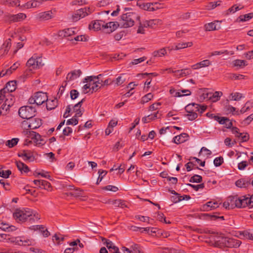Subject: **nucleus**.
<instances>
[{
    "label": "nucleus",
    "instance_id": "nucleus-32",
    "mask_svg": "<svg viewBox=\"0 0 253 253\" xmlns=\"http://www.w3.org/2000/svg\"><path fill=\"white\" fill-rule=\"evenodd\" d=\"M235 184L238 187L246 188L250 184V182L249 181L245 179L242 178L238 180L236 182Z\"/></svg>",
    "mask_w": 253,
    "mask_h": 253
},
{
    "label": "nucleus",
    "instance_id": "nucleus-5",
    "mask_svg": "<svg viewBox=\"0 0 253 253\" xmlns=\"http://www.w3.org/2000/svg\"><path fill=\"white\" fill-rule=\"evenodd\" d=\"M226 237L221 234L211 235L209 237V243L211 246L222 248L225 247Z\"/></svg>",
    "mask_w": 253,
    "mask_h": 253
},
{
    "label": "nucleus",
    "instance_id": "nucleus-44",
    "mask_svg": "<svg viewBox=\"0 0 253 253\" xmlns=\"http://www.w3.org/2000/svg\"><path fill=\"white\" fill-rule=\"evenodd\" d=\"M240 235L241 239H249L253 241V234L250 233L247 231L240 233Z\"/></svg>",
    "mask_w": 253,
    "mask_h": 253
},
{
    "label": "nucleus",
    "instance_id": "nucleus-40",
    "mask_svg": "<svg viewBox=\"0 0 253 253\" xmlns=\"http://www.w3.org/2000/svg\"><path fill=\"white\" fill-rule=\"evenodd\" d=\"M245 203L246 207H248L249 209L253 208V195L250 197L245 196Z\"/></svg>",
    "mask_w": 253,
    "mask_h": 253
},
{
    "label": "nucleus",
    "instance_id": "nucleus-37",
    "mask_svg": "<svg viewBox=\"0 0 253 253\" xmlns=\"http://www.w3.org/2000/svg\"><path fill=\"white\" fill-rule=\"evenodd\" d=\"M192 45V42L178 43L175 45L174 50H179L187 47H191Z\"/></svg>",
    "mask_w": 253,
    "mask_h": 253
},
{
    "label": "nucleus",
    "instance_id": "nucleus-13",
    "mask_svg": "<svg viewBox=\"0 0 253 253\" xmlns=\"http://www.w3.org/2000/svg\"><path fill=\"white\" fill-rule=\"evenodd\" d=\"M241 244V241L233 238L226 237V246L227 248H238Z\"/></svg>",
    "mask_w": 253,
    "mask_h": 253
},
{
    "label": "nucleus",
    "instance_id": "nucleus-27",
    "mask_svg": "<svg viewBox=\"0 0 253 253\" xmlns=\"http://www.w3.org/2000/svg\"><path fill=\"white\" fill-rule=\"evenodd\" d=\"M102 241L104 242V244L106 245L110 252H112L115 250L118 251V248L115 246L112 241L104 238L102 239Z\"/></svg>",
    "mask_w": 253,
    "mask_h": 253
},
{
    "label": "nucleus",
    "instance_id": "nucleus-2",
    "mask_svg": "<svg viewBox=\"0 0 253 253\" xmlns=\"http://www.w3.org/2000/svg\"><path fill=\"white\" fill-rule=\"evenodd\" d=\"M245 196L239 197L238 195L230 196L223 204L225 209H234L235 208H245Z\"/></svg>",
    "mask_w": 253,
    "mask_h": 253
},
{
    "label": "nucleus",
    "instance_id": "nucleus-30",
    "mask_svg": "<svg viewBox=\"0 0 253 253\" xmlns=\"http://www.w3.org/2000/svg\"><path fill=\"white\" fill-rule=\"evenodd\" d=\"M220 124L224 125L225 127L227 128H231L232 126V122L226 117H221L219 122Z\"/></svg>",
    "mask_w": 253,
    "mask_h": 253
},
{
    "label": "nucleus",
    "instance_id": "nucleus-59",
    "mask_svg": "<svg viewBox=\"0 0 253 253\" xmlns=\"http://www.w3.org/2000/svg\"><path fill=\"white\" fill-rule=\"evenodd\" d=\"M220 3H221V1H220V0H218L216 1L211 2L209 4V5L208 6V9H213L215 7H216L217 6L219 5L220 4Z\"/></svg>",
    "mask_w": 253,
    "mask_h": 253
},
{
    "label": "nucleus",
    "instance_id": "nucleus-42",
    "mask_svg": "<svg viewBox=\"0 0 253 253\" xmlns=\"http://www.w3.org/2000/svg\"><path fill=\"white\" fill-rule=\"evenodd\" d=\"M253 107V102L248 101L240 110L241 113H244Z\"/></svg>",
    "mask_w": 253,
    "mask_h": 253
},
{
    "label": "nucleus",
    "instance_id": "nucleus-38",
    "mask_svg": "<svg viewBox=\"0 0 253 253\" xmlns=\"http://www.w3.org/2000/svg\"><path fill=\"white\" fill-rule=\"evenodd\" d=\"M167 54L166 48H163L158 50H155L153 52V55L156 57H162Z\"/></svg>",
    "mask_w": 253,
    "mask_h": 253
},
{
    "label": "nucleus",
    "instance_id": "nucleus-60",
    "mask_svg": "<svg viewBox=\"0 0 253 253\" xmlns=\"http://www.w3.org/2000/svg\"><path fill=\"white\" fill-rule=\"evenodd\" d=\"M188 186L192 187L193 189H194L196 191H198L199 189H203L204 188V184L201 183L198 185H193L192 184H187Z\"/></svg>",
    "mask_w": 253,
    "mask_h": 253
},
{
    "label": "nucleus",
    "instance_id": "nucleus-56",
    "mask_svg": "<svg viewBox=\"0 0 253 253\" xmlns=\"http://www.w3.org/2000/svg\"><path fill=\"white\" fill-rule=\"evenodd\" d=\"M41 186L42 189H46L48 190V188H50L51 184L49 182H48L47 181H45L44 180H41Z\"/></svg>",
    "mask_w": 253,
    "mask_h": 253
},
{
    "label": "nucleus",
    "instance_id": "nucleus-17",
    "mask_svg": "<svg viewBox=\"0 0 253 253\" xmlns=\"http://www.w3.org/2000/svg\"><path fill=\"white\" fill-rule=\"evenodd\" d=\"M222 95L221 91H215L214 93H208L206 94V97L211 100L212 102H216L219 100Z\"/></svg>",
    "mask_w": 253,
    "mask_h": 253
},
{
    "label": "nucleus",
    "instance_id": "nucleus-34",
    "mask_svg": "<svg viewBox=\"0 0 253 253\" xmlns=\"http://www.w3.org/2000/svg\"><path fill=\"white\" fill-rule=\"evenodd\" d=\"M46 104L47 109L51 110L55 109L57 106V100L56 99L52 100L47 99Z\"/></svg>",
    "mask_w": 253,
    "mask_h": 253
},
{
    "label": "nucleus",
    "instance_id": "nucleus-1",
    "mask_svg": "<svg viewBox=\"0 0 253 253\" xmlns=\"http://www.w3.org/2000/svg\"><path fill=\"white\" fill-rule=\"evenodd\" d=\"M140 16L134 12H127L123 14L120 20V25L121 28H127L132 27L135 20L140 21Z\"/></svg>",
    "mask_w": 253,
    "mask_h": 253
},
{
    "label": "nucleus",
    "instance_id": "nucleus-18",
    "mask_svg": "<svg viewBox=\"0 0 253 253\" xmlns=\"http://www.w3.org/2000/svg\"><path fill=\"white\" fill-rule=\"evenodd\" d=\"M75 28H68L59 32V36L62 37L68 38L75 34Z\"/></svg>",
    "mask_w": 253,
    "mask_h": 253
},
{
    "label": "nucleus",
    "instance_id": "nucleus-25",
    "mask_svg": "<svg viewBox=\"0 0 253 253\" xmlns=\"http://www.w3.org/2000/svg\"><path fill=\"white\" fill-rule=\"evenodd\" d=\"M126 80V76L125 74H122L120 75L116 79L113 80V84L115 86H120L124 84Z\"/></svg>",
    "mask_w": 253,
    "mask_h": 253
},
{
    "label": "nucleus",
    "instance_id": "nucleus-14",
    "mask_svg": "<svg viewBox=\"0 0 253 253\" xmlns=\"http://www.w3.org/2000/svg\"><path fill=\"white\" fill-rule=\"evenodd\" d=\"M219 207V204L217 202L210 201L206 204L203 205L201 208L202 210L204 211H209L214 210Z\"/></svg>",
    "mask_w": 253,
    "mask_h": 253
},
{
    "label": "nucleus",
    "instance_id": "nucleus-6",
    "mask_svg": "<svg viewBox=\"0 0 253 253\" xmlns=\"http://www.w3.org/2000/svg\"><path fill=\"white\" fill-rule=\"evenodd\" d=\"M48 99V97L46 93L43 92H38L31 96L28 100V102L30 104H36L39 106L43 104Z\"/></svg>",
    "mask_w": 253,
    "mask_h": 253
},
{
    "label": "nucleus",
    "instance_id": "nucleus-46",
    "mask_svg": "<svg viewBox=\"0 0 253 253\" xmlns=\"http://www.w3.org/2000/svg\"><path fill=\"white\" fill-rule=\"evenodd\" d=\"M19 139L17 138H14L11 140H8L6 142V145L9 148H12L15 146L18 143Z\"/></svg>",
    "mask_w": 253,
    "mask_h": 253
},
{
    "label": "nucleus",
    "instance_id": "nucleus-15",
    "mask_svg": "<svg viewBox=\"0 0 253 253\" xmlns=\"http://www.w3.org/2000/svg\"><path fill=\"white\" fill-rule=\"evenodd\" d=\"M29 120V125L31 129H34L39 128L42 124V120L38 118H34L33 117Z\"/></svg>",
    "mask_w": 253,
    "mask_h": 253
},
{
    "label": "nucleus",
    "instance_id": "nucleus-57",
    "mask_svg": "<svg viewBox=\"0 0 253 253\" xmlns=\"http://www.w3.org/2000/svg\"><path fill=\"white\" fill-rule=\"evenodd\" d=\"M78 123L77 117L74 116L72 119L67 120V125H76Z\"/></svg>",
    "mask_w": 253,
    "mask_h": 253
},
{
    "label": "nucleus",
    "instance_id": "nucleus-36",
    "mask_svg": "<svg viewBox=\"0 0 253 253\" xmlns=\"http://www.w3.org/2000/svg\"><path fill=\"white\" fill-rule=\"evenodd\" d=\"M94 84L91 86L92 91H96L102 86H103L102 81L100 80V78L96 79V81L93 82Z\"/></svg>",
    "mask_w": 253,
    "mask_h": 253
},
{
    "label": "nucleus",
    "instance_id": "nucleus-26",
    "mask_svg": "<svg viewBox=\"0 0 253 253\" xmlns=\"http://www.w3.org/2000/svg\"><path fill=\"white\" fill-rule=\"evenodd\" d=\"M84 99H82L81 101L75 104L73 107V111L76 113L75 115V117H79L82 115V111L80 109L81 106L82 105Z\"/></svg>",
    "mask_w": 253,
    "mask_h": 253
},
{
    "label": "nucleus",
    "instance_id": "nucleus-39",
    "mask_svg": "<svg viewBox=\"0 0 253 253\" xmlns=\"http://www.w3.org/2000/svg\"><path fill=\"white\" fill-rule=\"evenodd\" d=\"M204 28L205 30L206 31H211L213 30H216L219 28H216L215 22L206 24L204 26Z\"/></svg>",
    "mask_w": 253,
    "mask_h": 253
},
{
    "label": "nucleus",
    "instance_id": "nucleus-45",
    "mask_svg": "<svg viewBox=\"0 0 253 253\" xmlns=\"http://www.w3.org/2000/svg\"><path fill=\"white\" fill-rule=\"evenodd\" d=\"M82 191L79 189H73L72 191L69 193L68 195L75 197H79L82 196Z\"/></svg>",
    "mask_w": 253,
    "mask_h": 253
},
{
    "label": "nucleus",
    "instance_id": "nucleus-31",
    "mask_svg": "<svg viewBox=\"0 0 253 253\" xmlns=\"http://www.w3.org/2000/svg\"><path fill=\"white\" fill-rule=\"evenodd\" d=\"M90 12L89 8L84 7L77 10L76 11V15H79V18H82L87 15Z\"/></svg>",
    "mask_w": 253,
    "mask_h": 253
},
{
    "label": "nucleus",
    "instance_id": "nucleus-33",
    "mask_svg": "<svg viewBox=\"0 0 253 253\" xmlns=\"http://www.w3.org/2000/svg\"><path fill=\"white\" fill-rule=\"evenodd\" d=\"M16 166L18 168V169L21 172H27L29 171V169L28 167L25 165L24 163H23L22 162L19 161L16 162Z\"/></svg>",
    "mask_w": 253,
    "mask_h": 253
},
{
    "label": "nucleus",
    "instance_id": "nucleus-51",
    "mask_svg": "<svg viewBox=\"0 0 253 253\" xmlns=\"http://www.w3.org/2000/svg\"><path fill=\"white\" fill-rule=\"evenodd\" d=\"M182 197L179 196L178 194H176L174 196H172L170 197V200L174 203H177L184 199L183 198H182Z\"/></svg>",
    "mask_w": 253,
    "mask_h": 253
},
{
    "label": "nucleus",
    "instance_id": "nucleus-23",
    "mask_svg": "<svg viewBox=\"0 0 253 253\" xmlns=\"http://www.w3.org/2000/svg\"><path fill=\"white\" fill-rule=\"evenodd\" d=\"M188 135L186 133H183L175 136L173 139V142L176 144H180L185 142L186 140Z\"/></svg>",
    "mask_w": 253,
    "mask_h": 253
},
{
    "label": "nucleus",
    "instance_id": "nucleus-12",
    "mask_svg": "<svg viewBox=\"0 0 253 253\" xmlns=\"http://www.w3.org/2000/svg\"><path fill=\"white\" fill-rule=\"evenodd\" d=\"M18 156L25 161L33 162L35 160L33 153L30 150H23L18 153Z\"/></svg>",
    "mask_w": 253,
    "mask_h": 253
},
{
    "label": "nucleus",
    "instance_id": "nucleus-58",
    "mask_svg": "<svg viewBox=\"0 0 253 253\" xmlns=\"http://www.w3.org/2000/svg\"><path fill=\"white\" fill-rule=\"evenodd\" d=\"M102 189L105 190L110 191L113 192H116L119 190L117 187L111 185L105 186Z\"/></svg>",
    "mask_w": 253,
    "mask_h": 253
},
{
    "label": "nucleus",
    "instance_id": "nucleus-21",
    "mask_svg": "<svg viewBox=\"0 0 253 253\" xmlns=\"http://www.w3.org/2000/svg\"><path fill=\"white\" fill-rule=\"evenodd\" d=\"M102 76L101 74H99L97 76H89L85 78L83 82L84 83H87V84H89V87H90V90H91V86L93 85V82L96 81V79Z\"/></svg>",
    "mask_w": 253,
    "mask_h": 253
},
{
    "label": "nucleus",
    "instance_id": "nucleus-11",
    "mask_svg": "<svg viewBox=\"0 0 253 253\" xmlns=\"http://www.w3.org/2000/svg\"><path fill=\"white\" fill-rule=\"evenodd\" d=\"M28 137L31 139L32 141L36 144V145H42L44 144V140L41 138V136L35 131H29L27 133Z\"/></svg>",
    "mask_w": 253,
    "mask_h": 253
},
{
    "label": "nucleus",
    "instance_id": "nucleus-35",
    "mask_svg": "<svg viewBox=\"0 0 253 253\" xmlns=\"http://www.w3.org/2000/svg\"><path fill=\"white\" fill-rule=\"evenodd\" d=\"M0 2L3 4L11 6H20V1L18 0H0Z\"/></svg>",
    "mask_w": 253,
    "mask_h": 253
},
{
    "label": "nucleus",
    "instance_id": "nucleus-52",
    "mask_svg": "<svg viewBox=\"0 0 253 253\" xmlns=\"http://www.w3.org/2000/svg\"><path fill=\"white\" fill-rule=\"evenodd\" d=\"M153 97V95L151 93H149L144 96L141 99V103L142 104H144L145 103L148 102L149 100H151V99Z\"/></svg>",
    "mask_w": 253,
    "mask_h": 253
},
{
    "label": "nucleus",
    "instance_id": "nucleus-64",
    "mask_svg": "<svg viewBox=\"0 0 253 253\" xmlns=\"http://www.w3.org/2000/svg\"><path fill=\"white\" fill-rule=\"evenodd\" d=\"M248 163L247 161H242L238 165V168L239 170H244L248 166Z\"/></svg>",
    "mask_w": 253,
    "mask_h": 253
},
{
    "label": "nucleus",
    "instance_id": "nucleus-24",
    "mask_svg": "<svg viewBox=\"0 0 253 253\" xmlns=\"http://www.w3.org/2000/svg\"><path fill=\"white\" fill-rule=\"evenodd\" d=\"M53 16V13L51 11H47L42 12L39 14V17L42 20H47L52 18Z\"/></svg>",
    "mask_w": 253,
    "mask_h": 253
},
{
    "label": "nucleus",
    "instance_id": "nucleus-4",
    "mask_svg": "<svg viewBox=\"0 0 253 253\" xmlns=\"http://www.w3.org/2000/svg\"><path fill=\"white\" fill-rule=\"evenodd\" d=\"M34 214L33 211L28 208L16 209L13 213L14 219L17 222L23 223L25 222L28 217Z\"/></svg>",
    "mask_w": 253,
    "mask_h": 253
},
{
    "label": "nucleus",
    "instance_id": "nucleus-29",
    "mask_svg": "<svg viewBox=\"0 0 253 253\" xmlns=\"http://www.w3.org/2000/svg\"><path fill=\"white\" fill-rule=\"evenodd\" d=\"M118 26H120V22L119 23L117 22H110L106 23V29L110 28V30L107 32L108 33H111L115 31Z\"/></svg>",
    "mask_w": 253,
    "mask_h": 253
},
{
    "label": "nucleus",
    "instance_id": "nucleus-61",
    "mask_svg": "<svg viewBox=\"0 0 253 253\" xmlns=\"http://www.w3.org/2000/svg\"><path fill=\"white\" fill-rule=\"evenodd\" d=\"M11 173V171L10 170L0 171V176L3 178H7L9 177Z\"/></svg>",
    "mask_w": 253,
    "mask_h": 253
},
{
    "label": "nucleus",
    "instance_id": "nucleus-20",
    "mask_svg": "<svg viewBox=\"0 0 253 253\" xmlns=\"http://www.w3.org/2000/svg\"><path fill=\"white\" fill-rule=\"evenodd\" d=\"M81 74L82 71L80 70H74L68 74L66 80L68 81L74 80L79 78Z\"/></svg>",
    "mask_w": 253,
    "mask_h": 253
},
{
    "label": "nucleus",
    "instance_id": "nucleus-53",
    "mask_svg": "<svg viewBox=\"0 0 253 253\" xmlns=\"http://www.w3.org/2000/svg\"><path fill=\"white\" fill-rule=\"evenodd\" d=\"M107 172L106 170H99V176L96 182L97 184H98L101 181L103 177L107 174Z\"/></svg>",
    "mask_w": 253,
    "mask_h": 253
},
{
    "label": "nucleus",
    "instance_id": "nucleus-43",
    "mask_svg": "<svg viewBox=\"0 0 253 253\" xmlns=\"http://www.w3.org/2000/svg\"><path fill=\"white\" fill-rule=\"evenodd\" d=\"M253 17V13H250L245 15H241L239 17V21H247Z\"/></svg>",
    "mask_w": 253,
    "mask_h": 253
},
{
    "label": "nucleus",
    "instance_id": "nucleus-41",
    "mask_svg": "<svg viewBox=\"0 0 253 253\" xmlns=\"http://www.w3.org/2000/svg\"><path fill=\"white\" fill-rule=\"evenodd\" d=\"M243 97L242 94L239 92L232 93L230 94L229 99L231 100L239 101Z\"/></svg>",
    "mask_w": 253,
    "mask_h": 253
},
{
    "label": "nucleus",
    "instance_id": "nucleus-47",
    "mask_svg": "<svg viewBox=\"0 0 253 253\" xmlns=\"http://www.w3.org/2000/svg\"><path fill=\"white\" fill-rule=\"evenodd\" d=\"M161 114L159 112V111H157L155 112L154 114L148 115V120L149 121H153L156 119H158L161 118Z\"/></svg>",
    "mask_w": 253,
    "mask_h": 253
},
{
    "label": "nucleus",
    "instance_id": "nucleus-55",
    "mask_svg": "<svg viewBox=\"0 0 253 253\" xmlns=\"http://www.w3.org/2000/svg\"><path fill=\"white\" fill-rule=\"evenodd\" d=\"M223 163V159L222 157H217L214 159L213 164L215 167H219Z\"/></svg>",
    "mask_w": 253,
    "mask_h": 253
},
{
    "label": "nucleus",
    "instance_id": "nucleus-62",
    "mask_svg": "<svg viewBox=\"0 0 253 253\" xmlns=\"http://www.w3.org/2000/svg\"><path fill=\"white\" fill-rule=\"evenodd\" d=\"M206 115L208 118H209L210 119H214V120L217 121L218 122H219V121L221 117H219L218 116L215 115L213 114H211L210 113H207L206 114Z\"/></svg>",
    "mask_w": 253,
    "mask_h": 253
},
{
    "label": "nucleus",
    "instance_id": "nucleus-22",
    "mask_svg": "<svg viewBox=\"0 0 253 253\" xmlns=\"http://www.w3.org/2000/svg\"><path fill=\"white\" fill-rule=\"evenodd\" d=\"M172 72L175 74L176 76L181 78L190 75L191 73V71L189 69H184L172 71Z\"/></svg>",
    "mask_w": 253,
    "mask_h": 253
},
{
    "label": "nucleus",
    "instance_id": "nucleus-8",
    "mask_svg": "<svg viewBox=\"0 0 253 253\" xmlns=\"http://www.w3.org/2000/svg\"><path fill=\"white\" fill-rule=\"evenodd\" d=\"M42 63V59L40 57L33 56L27 61L26 65L31 68V70L39 68L43 65Z\"/></svg>",
    "mask_w": 253,
    "mask_h": 253
},
{
    "label": "nucleus",
    "instance_id": "nucleus-54",
    "mask_svg": "<svg viewBox=\"0 0 253 253\" xmlns=\"http://www.w3.org/2000/svg\"><path fill=\"white\" fill-rule=\"evenodd\" d=\"M192 104L194 105L193 106L195 108V109H198L197 112H200L201 114H202L204 112H205L207 109V107L205 106H201L195 103H193Z\"/></svg>",
    "mask_w": 253,
    "mask_h": 253
},
{
    "label": "nucleus",
    "instance_id": "nucleus-3",
    "mask_svg": "<svg viewBox=\"0 0 253 253\" xmlns=\"http://www.w3.org/2000/svg\"><path fill=\"white\" fill-rule=\"evenodd\" d=\"M2 95L4 96H0V104L3 102L4 100V101L0 108V114L5 115L7 114L9 108L13 105L14 98L10 93H2Z\"/></svg>",
    "mask_w": 253,
    "mask_h": 253
},
{
    "label": "nucleus",
    "instance_id": "nucleus-63",
    "mask_svg": "<svg viewBox=\"0 0 253 253\" xmlns=\"http://www.w3.org/2000/svg\"><path fill=\"white\" fill-rule=\"evenodd\" d=\"M29 125V119H26V120L23 121L21 124L22 127L24 129H27V130L28 129H31L30 125Z\"/></svg>",
    "mask_w": 253,
    "mask_h": 253
},
{
    "label": "nucleus",
    "instance_id": "nucleus-50",
    "mask_svg": "<svg viewBox=\"0 0 253 253\" xmlns=\"http://www.w3.org/2000/svg\"><path fill=\"white\" fill-rule=\"evenodd\" d=\"M11 39H8L6 40L2 45V48L4 50V52H8L11 46Z\"/></svg>",
    "mask_w": 253,
    "mask_h": 253
},
{
    "label": "nucleus",
    "instance_id": "nucleus-49",
    "mask_svg": "<svg viewBox=\"0 0 253 253\" xmlns=\"http://www.w3.org/2000/svg\"><path fill=\"white\" fill-rule=\"evenodd\" d=\"M202 181V177L199 175L195 174L192 176L189 181L190 182L200 183Z\"/></svg>",
    "mask_w": 253,
    "mask_h": 253
},
{
    "label": "nucleus",
    "instance_id": "nucleus-48",
    "mask_svg": "<svg viewBox=\"0 0 253 253\" xmlns=\"http://www.w3.org/2000/svg\"><path fill=\"white\" fill-rule=\"evenodd\" d=\"M247 65V64L246 63V61L244 60L237 59L234 61V65L235 66L243 67Z\"/></svg>",
    "mask_w": 253,
    "mask_h": 253
},
{
    "label": "nucleus",
    "instance_id": "nucleus-7",
    "mask_svg": "<svg viewBox=\"0 0 253 253\" xmlns=\"http://www.w3.org/2000/svg\"><path fill=\"white\" fill-rule=\"evenodd\" d=\"M20 117L24 119H30L35 115L36 109L30 106L21 107L18 111Z\"/></svg>",
    "mask_w": 253,
    "mask_h": 253
},
{
    "label": "nucleus",
    "instance_id": "nucleus-9",
    "mask_svg": "<svg viewBox=\"0 0 253 253\" xmlns=\"http://www.w3.org/2000/svg\"><path fill=\"white\" fill-rule=\"evenodd\" d=\"M26 17V15L22 13L17 14H8L5 16V21L9 23L18 22L23 21Z\"/></svg>",
    "mask_w": 253,
    "mask_h": 253
},
{
    "label": "nucleus",
    "instance_id": "nucleus-10",
    "mask_svg": "<svg viewBox=\"0 0 253 253\" xmlns=\"http://www.w3.org/2000/svg\"><path fill=\"white\" fill-rule=\"evenodd\" d=\"M193 106L192 104H189L185 107V110L188 113L186 116L190 121H193L198 117L196 112H197L198 109H195Z\"/></svg>",
    "mask_w": 253,
    "mask_h": 253
},
{
    "label": "nucleus",
    "instance_id": "nucleus-19",
    "mask_svg": "<svg viewBox=\"0 0 253 253\" xmlns=\"http://www.w3.org/2000/svg\"><path fill=\"white\" fill-rule=\"evenodd\" d=\"M158 3H143L142 5H140V7L145 10L149 11H154L159 9L158 7H155L156 5H157Z\"/></svg>",
    "mask_w": 253,
    "mask_h": 253
},
{
    "label": "nucleus",
    "instance_id": "nucleus-16",
    "mask_svg": "<svg viewBox=\"0 0 253 253\" xmlns=\"http://www.w3.org/2000/svg\"><path fill=\"white\" fill-rule=\"evenodd\" d=\"M89 29H93L94 30H99L102 28L106 29V23L102 20H95L92 23V25H89Z\"/></svg>",
    "mask_w": 253,
    "mask_h": 253
},
{
    "label": "nucleus",
    "instance_id": "nucleus-28",
    "mask_svg": "<svg viewBox=\"0 0 253 253\" xmlns=\"http://www.w3.org/2000/svg\"><path fill=\"white\" fill-rule=\"evenodd\" d=\"M33 244V241L27 239L24 237H19L18 242L17 245L19 246H31Z\"/></svg>",
    "mask_w": 253,
    "mask_h": 253
}]
</instances>
